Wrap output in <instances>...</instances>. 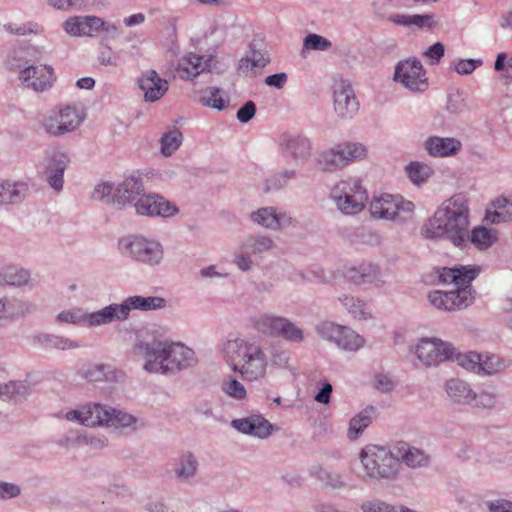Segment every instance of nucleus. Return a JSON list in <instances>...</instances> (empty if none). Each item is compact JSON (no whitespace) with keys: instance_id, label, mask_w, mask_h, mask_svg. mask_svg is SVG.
Here are the masks:
<instances>
[{"instance_id":"2eb2a0df","label":"nucleus","mask_w":512,"mask_h":512,"mask_svg":"<svg viewBox=\"0 0 512 512\" xmlns=\"http://www.w3.org/2000/svg\"><path fill=\"white\" fill-rule=\"evenodd\" d=\"M109 411L110 406L92 402L65 413L60 412L57 414V417L65 418L68 421L87 427H105L108 423Z\"/></svg>"},{"instance_id":"2f4dec72","label":"nucleus","mask_w":512,"mask_h":512,"mask_svg":"<svg viewBox=\"0 0 512 512\" xmlns=\"http://www.w3.org/2000/svg\"><path fill=\"white\" fill-rule=\"evenodd\" d=\"M35 309V305L29 301L6 296L0 297V321H11L23 317L33 313Z\"/></svg>"},{"instance_id":"9b49d317","label":"nucleus","mask_w":512,"mask_h":512,"mask_svg":"<svg viewBox=\"0 0 512 512\" xmlns=\"http://www.w3.org/2000/svg\"><path fill=\"white\" fill-rule=\"evenodd\" d=\"M393 81L412 93H423L429 87L427 72L416 57H408L397 62Z\"/></svg>"},{"instance_id":"473e14b6","label":"nucleus","mask_w":512,"mask_h":512,"mask_svg":"<svg viewBox=\"0 0 512 512\" xmlns=\"http://www.w3.org/2000/svg\"><path fill=\"white\" fill-rule=\"evenodd\" d=\"M445 392L449 400L458 405L470 406L475 397L471 384L459 378H451L445 382Z\"/></svg>"},{"instance_id":"4c0bfd02","label":"nucleus","mask_w":512,"mask_h":512,"mask_svg":"<svg viewBox=\"0 0 512 512\" xmlns=\"http://www.w3.org/2000/svg\"><path fill=\"white\" fill-rule=\"evenodd\" d=\"M0 285H9L14 287L33 286L31 273L28 269L9 265L0 271Z\"/></svg>"},{"instance_id":"f8f14e48","label":"nucleus","mask_w":512,"mask_h":512,"mask_svg":"<svg viewBox=\"0 0 512 512\" xmlns=\"http://www.w3.org/2000/svg\"><path fill=\"white\" fill-rule=\"evenodd\" d=\"M318 335L330 342H333L341 350L356 352L365 345V339L347 326L338 325L334 322H321L316 326Z\"/></svg>"},{"instance_id":"0e129e2a","label":"nucleus","mask_w":512,"mask_h":512,"mask_svg":"<svg viewBox=\"0 0 512 512\" xmlns=\"http://www.w3.org/2000/svg\"><path fill=\"white\" fill-rule=\"evenodd\" d=\"M115 188L113 183L111 182H101L97 184L92 192V198L94 200H110V196L113 192H115Z\"/></svg>"},{"instance_id":"aec40b11","label":"nucleus","mask_w":512,"mask_h":512,"mask_svg":"<svg viewBox=\"0 0 512 512\" xmlns=\"http://www.w3.org/2000/svg\"><path fill=\"white\" fill-rule=\"evenodd\" d=\"M279 149L284 157L301 164L307 163L313 153L312 141L302 134L283 135Z\"/></svg>"},{"instance_id":"7ed1b4c3","label":"nucleus","mask_w":512,"mask_h":512,"mask_svg":"<svg viewBox=\"0 0 512 512\" xmlns=\"http://www.w3.org/2000/svg\"><path fill=\"white\" fill-rule=\"evenodd\" d=\"M479 271V268L474 266L443 267L438 270L439 281L443 284H453L455 289L431 291L427 296L428 301L434 308L442 311H455L468 307L474 300L471 282L477 277Z\"/></svg>"},{"instance_id":"8fccbe9b","label":"nucleus","mask_w":512,"mask_h":512,"mask_svg":"<svg viewBox=\"0 0 512 512\" xmlns=\"http://www.w3.org/2000/svg\"><path fill=\"white\" fill-rule=\"evenodd\" d=\"M451 361H455L460 367L465 369L466 371L473 372L475 374L479 373V364L481 361V354L469 351V352H458L455 349V354Z\"/></svg>"},{"instance_id":"f704fd0d","label":"nucleus","mask_w":512,"mask_h":512,"mask_svg":"<svg viewBox=\"0 0 512 512\" xmlns=\"http://www.w3.org/2000/svg\"><path fill=\"white\" fill-rule=\"evenodd\" d=\"M497 239V232L494 229H489L485 226H476L472 230L467 228L465 242L457 247L465 249L469 244H472L476 249L484 251L489 249Z\"/></svg>"},{"instance_id":"6e6d98bb","label":"nucleus","mask_w":512,"mask_h":512,"mask_svg":"<svg viewBox=\"0 0 512 512\" xmlns=\"http://www.w3.org/2000/svg\"><path fill=\"white\" fill-rule=\"evenodd\" d=\"M202 105L211 107L217 110H223L227 106L226 100L220 96V89L216 87H209L202 92L200 97Z\"/></svg>"},{"instance_id":"f257e3e1","label":"nucleus","mask_w":512,"mask_h":512,"mask_svg":"<svg viewBox=\"0 0 512 512\" xmlns=\"http://www.w3.org/2000/svg\"><path fill=\"white\" fill-rule=\"evenodd\" d=\"M470 225L468 199L459 193L445 200L434 212L422 233L429 239H445L454 246L465 242L467 228Z\"/></svg>"},{"instance_id":"ea45409f","label":"nucleus","mask_w":512,"mask_h":512,"mask_svg":"<svg viewBox=\"0 0 512 512\" xmlns=\"http://www.w3.org/2000/svg\"><path fill=\"white\" fill-rule=\"evenodd\" d=\"M309 474L332 489H342L347 485L340 473L328 470L320 464L313 465Z\"/></svg>"},{"instance_id":"c85d7f7f","label":"nucleus","mask_w":512,"mask_h":512,"mask_svg":"<svg viewBox=\"0 0 512 512\" xmlns=\"http://www.w3.org/2000/svg\"><path fill=\"white\" fill-rule=\"evenodd\" d=\"M342 142L321 150L316 157L319 169L326 173H334L345 169Z\"/></svg>"},{"instance_id":"e433bc0d","label":"nucleus","mask_w":512,"mask_h":512,"mask_svg":"<svg viewBox=\"0 0 512 512\" xmlns=\"http://www.w3.org/2000/svg\"><path fill=\"white\" fill-rule=\"evenodd\" d=\"M108 420L105 427L127 430L134 433L144 427V423L126 411L110 407Z\"/></svg>"},{"instance_id":"774afa93","label":"nucleus","mask_w":512,"mask_h":512,"mask_svg":"<svg viewBox=\"0 0 512 512\" xmlns=\"http://www.w3.org/2000/svg\"><path fill=\"white\" fill-rule=\"evenodd\" d=\"M389 503L380 499L364 501L361 504L362 512H388Z\"/></svg>"},{"instance_id":"c03bdc74","label":"nucleus","mask_w":512,"mask_h":512,"mask_svg":"<svg viewBox=\"0 0 512 512\" xmlns=\"http://www.w3.org/2000/svg\"><path fill=\"white\" fill-rule=\"evenodd\" d=\"M338 299L353 318L367 319L370 316L367 304L363 300L348 294H343Z\"/></svg>"},{"instance_id":"dca6fc26","label":"nucleus","mask_w":512,"mask_h":512,"mask_svg":"<svg viewBox=\"0 0 512 512\" xmlns=\"http://www.w3.org/2000/svg\"><path fill=\"white\" fill-rule=\"evenodd\" d=\"M108 316L107 306L92 312H89L80 307H75L61 311L56 316V321L58 323L73 324L87 328H96L110 325Z\"/></svg>"},{"instance_id":"cd10ccee","label":"nucleus","mask_w":512,"mask_h":512,"mask_svg":"<svg viewBox=\"0 0 512 512\" xmlns=\"http://www.w3.org/2000/svg\"><path fill=\"white\" fill-rule=\"evenodd\" d=\"M103 19L97 16H73L63 23L64 31L74 37L92 36L99 32Z\"/></svg>"},{"instance_id":"37998d69","label":"nucleus","mask_w":512,"mask_h":512,"mask_svg":"<svg viewBox=\"0 0 512 512\" xmlns=\"http://www.w3.org/2000/svg\"><path fill=\"white\" fill-rule=\"evenodd\" d=\"M359 284H373L376 287H383L386 283V275L380 266L372 262L360 263Z\"/></svg>"},{"instance_id":"e2e57ef3","label":"nucleus","mask_w":512,"mask_h":512,"mask_svg":"<svg viewBox=\"0 0 512 512\" xmlns=\"http://www.w3.org/2000/svg\"><path fill=\"white\" fill-rule=\"evenodd\" d=\"M85 0H48V4L58 10H82Z\"/></svg>"},{"instance_id":"412c9836","label":"nucleus","mask_w":512,"mask_h":512,"mask_svg":"<svg viewBox=\"0 0 512 512\" xmlns=\"http://www.w3.org/2000/svg\"><path fill=\"white\" fill-rule=\"evenodd\" d=\"M250 220L265 229L278 231L294 224L295 220L286 212H278L276 207L267 206L250 213Z\"/></svg>"},{"instance_id":"6e6552de","label":"nucleus","mask_w":512,"mask_h":512,"mask_svg":"<svg viewBox=\"0 0 512 512\" xmlns=\"http://www.w3.org/2000/svg\"><path fill=\"white\" fill-rule=\"evenodd\" d=\"M167 306L165 298L160 296L133 295L126 297L119 303L107 305L110 324L125 322L130 318L132 311L150 312L164 309Z\"/></svg>"},{"instance_id":"69168bd1","label":"nucleus","mask_w":512,"mask_h":512,"mask_svg":"<svg viewBox=\"0 0 512 512\" xmlns=\"http://www.w3.org/2000/svg\"><path fill=\"white\" fill-rule=\"evenodd\" d=\"M98 61L103 66L116 67L119 62V56L116 52L112 51L111 47L106 46L100 50Z\"/></svg>"},{"instance_id":"a18cd8bd","label":"nucleus","mask_w":512,"mask_h":512,"mask_svg":"<svg viewBox=\"0 0 512 512\" xmlns=\"http://www.w3.org/2000/svg\"><path fill=\"white\" fill-rule=\"evenodd\" d=\"M343 157L345 168L353 164L354 162L362 161L368 156V148L360 143L354 141L342 142Z\"/></svg>"},{"instance_id":"20e7f679","label":"nucleus","mask_w":512,"mask_h":512,"mask_svg":"<svg viewBox=\"0 0 512 512\" xmlns=\"http://www.w3.org/2000/svg\"><path fill=\"white\" fill-rule=\"evenodd\" d=\"M221 352L231 371L244 379L257 381L265 377L268 357L260 342L242 337L228 339L223 343Z\"/></svg>"},{"instance_id":"de8ad7c7","label":"nucleus","mask_w":512,"mask_h":512,"mask_svg":"<svg viewBox=\"0 0 512 512\" xmlns=\"http://www.w3.org/2000/svg\"><path fill=\"white\" fill-rule=\"evenodd\" d=\"M406 173L411 182L419 186L431 177L433 169L422 162H411L406 167Z\"/></svg>"},{"instance_id":"0eeeda50","label":"nucleus","mask_w":512,"mask_h":512,"mask_svg":"<svg viewBox=\"0 0 512 512\" xmlns=\"http://www.w3.org/2000/svg\"><path fill=\"white\" fill-rule=\"evenodd\" d=\"M118 248L122 255L151 267L159 265L164 258L162 244L141 235H129L119 239Z\"/></svg>"},{"instance_id":"5fc2aeb1","label":"nucleus","mask_w":512,"mask_h":512,"mask_svg":"<svg viewBox=\"0 0 512 512\" xmlns=\"http://www.w3.org/2000/svg\"><path fill=\"white\" fill-rule=\"evenodd\" d=\"M498 405V396L493 391L482 390L480 392L475 391V397H473V403L470 407L483 409V410H494Z\"/></svg>"},{"instance_id":"4468645a","label":"nucleus","mask_w":512,"mask_h":512,"mask_svg":"<svg viewBox=\"0 0 512 512\" xmlns=\"http://www.w3.org/2000/svg\"><path fill=\"white\" fill-rule=\"evenodd\" d=\"M414 353L426 367H436L453 359L455 347L438 338H421L414 347Z\"/></svg>"},{"instance_id":"72a5a7b5","label":"nucleus","mask_w":512,"mask_h":512,"mask_svg":"<svg viewBox=\"0 0 512 512\" xmlns=\"http://www.w3.org/2000/svg\"><path fill=\"white\" fill-rule=\"evenodd\" d=\"M424 147L430 156L442 158L457 154L462 144L455 138L431 136L425 141Z\"/></svg>"},{"instance_id":"ddd939ff","label":"nucleus","mask_w":512,"mask_h":512,"mask_svg":"<svg viewBox=\"0 0 512 512\" xmlns=\"http://www.w3.org/2000/svg\"><path fill=\"white\" fill-rule=\"evenodd\" d=\"M274 248V241L271 237L256 234L248 235L234 252V264L242 271H250L254 267L253 256L270 252Z\"/></svg>"},{"instance_id":"1a4fd4ad","label":"nucleus","mask_w":512,"mask_h":512,"mask_svg":"<svg viewBox=\"0 0 512 512\" xmlns=\"http://www.w3.org/2000/svg\"><path fill=\"white\" fill-rule=\"evenodd\" d=\"M414 204L400 195L381 194L374 196L369 211L373 218L402 223L414 211Z\"/></svg>"},{"instance_id":"423d86ee","label":"nucleus","mask_w":512,"mask_h":512,"mask_svg":"<svg viewBox=\"0 0 512 512\" xmlns=\"http://www.w3.org/2000/svg\"><path fill=\"white\" fill-rule=\"evenodd\" d=\"M329 199L342 214L356 215L365 208L368 193L360 178L347 177L333 185Z\"/></svg>"},{"instance_id":"7c9ffc66","label":"nucleus","mask_w":512,"mask_h":512,"mask_svg":"<svg viewBox=\"0 0 512 512\" xmlns=\"http://www.w3.org/2000/svg\"><path fill=\"white\" fill-rule=\"evenodd\" d=\"M31 393L32 386L27 379L0 383V401L3 402L21 403L26 401Z\"/></svg>"},{"instance_id":"39448f33","label":"nucleus","mask_w":512,"mask_h":512,"mask_svg":"<svg viewBox=\"0 0 512 512\" xmlns=\"http://www.w3.org/2000/svg\"><path fill=\"white\" fill-rule=\"evenodd\" d=\"M359 459L364 470V478L374 481H396L402 466L395 453V446L367 445L361 449Z\"/></svg>"},{"instance_id":"c756f323","label":"nucleus","mask_w":512,"mask_h":512,"mask_svg":"<svg viewBox=\"0 0 512 512\" xmlns=\"http://www.w3.org/2000/svg\"><path fill=\"white\" fill-rule=\"evenodd\" d=\"M29 195V186L24 181L0 182V207L22 203Z\"/></svg>"},{"instance_id":"052dcab7","label":"nucleus","mask_w":512,"mask_h":512,"mask_svg":"<svg viewBox=\"0 0 512 512\" xmlns=\"http://www.w3.org/2000/svg\"><path fill=\"white\" fill-rule=\"evenodd\" d=\"M481 65V59H459L453 63L454 70L461 75H469Z\"/></svg>"},{"instance_id":"4d7b16f0","label":"nucleus","mask_w":512,"mask_h":512,"mask_svg":"<svg viewBox=\"0 0 512 512\" xmlns=\"http://www.w3.org/2000/svg\"><path fill=\"white\" fill-rule=\"evenodd\" d=\"M278 337L293 343H301L304 340V332L288 318L283 319Z\"/></svg>"},{"instance_id":"4be33fe9","label":"nucleus","mask_w":512,"mask_h":512,"mask_svg":"<svg viewBox=\"0 0 512 512\" xmlns=\"http://www.w3.org/2000/svg\"><path fill=\"white\" fill-rule=\"evenodd\" d=\"M334 110L344 119H352L359 110V102L351 85L341 81L334 88Z\"/></svg>"},{"instance_id":"49530a36","label":"nucleus","mask_w":512,"mask_h":512,"mask_svg":"<svg viewBox=\"0 0 512 512\" xmlns=\"http://www.w3.org/2000/svg\"><path fill=\"white\" fill-rule=\"evenodd\" d=\"M495 211L487 212L486 218L492 223L499 224L501 222L512 219V200L504 197L497 198L493 203Z\"/></svg>"},{"instance_id":"f03ea898","label":"nucleus","mask_w":512,"mask_h":512,"mask_svg":"<svg viewBox=\"0 0 512 512\" xmlns=\"http://www.w3.org/2000/svg\"><path fill=\"white\" fill-rule=\"evenodd\" d=\"M143 369L152 374L174 375L197 362L193 349L181 342L153 340L139 345Z\"/></svg>"},{"instance_id":"393cba45","label":"nucleus","mask_w":512,"mask_h":512,"mask_svg":"<svg viewBox=\"0 0 512 512\" xmlns=\"http://www.w3.org/2000/svg\"><path fill=\"white\" fill-rule=\"evenodd\" d=\"M395 446V453L402 466L404 464L410 469H422L430 466L431 455L418 447L412 446L407 442H399Z\"/></svg>"},{"instance_id":"a19ab883","label":"nucleus","mask_w":512,"mask_h":512,"mask_svg":"<svg viewBox=\"0 0 512 512\" xmlns=\"http://www.w3.org/2000/svg\"><path fill=\"white\" fill-rule=\"evenodd\" d=\"M283 319L282 316L261 314L253 320V326L266 336L278 337Z\"/></svg>"},{"instance_id":"680f3d73","label":"nucleus","mask_w":512,"mask_h":512,"mask_svg":"<svg viewBox=\"0 0 512 512\" xmlns=\"http://www.w3.org/2000/svg\"><path fill=\"white\" fill-rule=\"evenodd\" d=\"M446 109L451 113H461L466 109L465 99L458 91L448 95Z\"/></svg>"},{"instance_id":"bb28decb","label":"nucleus","mask_w":512,"mask_h":512,"mask_svg":"<svg viewBox=\"0 0 512 512\" xmlns=\"http://www.w3.org/2000/svg\"><path fill=\"white\" fill-rule=\"evenodd\" d=\"M139 88L144 93L146 102H155L161 99L168 91L169 84L155 70L145 71L138 79Z\"/></svg>"},{"instance_id":"79ce46f5","label":"nucleus","mask_w":512,"mask_h":512,"mask_svg":"<svg viewBox=\"0 0 512 512\" xmlns=\"http://www.w3.org/2000/svg\"><path fill=\"white\" fill-rule=\"evenodd\" d=\"M197 469V457L191 452H185L179 457V461L174 468V474L177 479L186 481L196 475Z\"/></svg>"},{"instance_id":"13d9d810","label":"nucleus","mask_w":512,"mask_h":512,"mask_svg":"<svg viewBox=\"0 0 512 512\" xmlns=\"http://www.w3.org/2000/svg\"><path fill=\"white\" fill-rule=\"evenodd\" d=\"M332 42L316 33H309L303 39V50L308 51H328L332 48Z\"/></svg>"},{"instance_id":"603ef678","label":"nucleus","mask_w":512,"mask_h":512,"mask_svg":"<svg viewBox=\"0 0 512 512\" xmlns=\"http://www.w3.org/2000/svg\"><path fill=\"white\" fill-rule=\"evenodd\" d=\"M221 390L228 397L237 401H243L247 397V391L244 385L231 376L222 381Z\"/></svg>"},{"instance_id":"a211bd4d","label":"nucleus","mask_w":512,"mask_h":512,"mask_svg":"<svg viewBox=\"0 0 512 512\" xmlns=\"http://www.w3.org/2000/svg\"><path fill=\"white\" fill-rule=\"evenodd\" d=\"M54 68L50 65H30L19 73V80L28 89L42 93L50 90L56 82Z\"/></svg>"},{"instance_id":"864d4df0","label":"nucleus","mask_w":512,"mask_h":512,"mask_svg":"<svg viewBox=\"0 0 512 512\" xmlns=\"http://www.w3.org/2000/svg\"><path fill=\"white\" fill-rule=\"evenodd\" d=\"M371 423V416L368 410H364L355 415L349 423L348 437L351 440H355L359 437L362 431L369 426Z\"/></svg>"},{"instance_id":"bf43d9fd","label":"nucleus","mask_w":512,"mask_h":512,"mask_svg":"<svg viewBox=\"0 0 512 512\" xmlns=\"http://www.w3.org/2000/svg\"><path fill=\"white\" fill-rule=\"evenodd\" d=\"M295 177L296 172L294 170H284L274 174L270 178L266 179L264 191L270 192L273 190H280L288 184L289 180L294 179Z\"/></svg>"},{"instance_id":"a878e982","label":"nucleus","mask_w":512,"mask_h":512,"mask_svg":"<svg viewBox=\"0 0 512 512\" xmlns=\"http://www.w3.org/2000/svg\"><path fill=\"white\" fill-rule=\"evenodd\" d=\"M230 424L238 432L259 439L268 438L272 431L271 423L261 415L233 419Z\"/></svg>"},{"instance_id":"3c124183","label":"nucleus","mask_w":512,"mask_h":512,"mask_svg":"<svg viewBox=\"0 0 512 512\" xmlns=\"http://www.w3.org/2000/svg\"><path fill=\"white\" fill-rule=\"evenodd\" d=\"M182 140L183 135L177 128L164 133L160 139L161 153L166 157L171 156L180 147Z\"/></svg>"},{"instance_id":"09e8293b","label":"nucleus","mask_w":512,"mask_h":512,"mask_svg":"<svg viewBox=\"0 0 512 512\" xmlns=\"http://www.w3.org/2000/svg\"><path fill=\"white\" fill-rule=\"evenodd\" d=\"M478 375L492 376L495 375L505 368V364L499 356L491 353L481 354V361L479 364Z\"/></svg>"},{"instance_id":"5701e85b","label":"nucleus","mask_w":512,"mask_h":512,"mask_svg":"<svg viewBox=\"0 0 512 512\" xmlns=\"http://www.w3.org/2000/svg\"><path fill=\"white\" fill-rule=\"evenodd\" d=\"M213 59V55L188 53L180 59L176 71L181 79L193 80L200 74L211 71Z\"/></svg>"},{"instance_id":"6ab92c4d","label":"nucleus","mask_w":512,"mask_h":512,"mask_svg":"<svg viewBox=\"0 0 512 512\" xmlns=\"http://www.w3.org/2000/svg\"><path fill=\"white\" fill-rule=\"evenodd\" d=\"M70 163L69 155L60 149H51L44 158V174L51 188L60 192L64 185V173Z\"/></svg>"},{"instance_id":"9d476101","label":"nucleus","mask_w":512,"mask_h":512,"mask_svg":"<svg viewBox=\"0 0 512 512\" xmlns=\"http://www.w3.org/2000/svg\"><path fill=\"white\" fill-rule=\"evenodd\" d=\"M83 120V115L76 107L66 105L48 111L43 116L41 125L48 135L57 137L73 132Z\"/></svg>"},{"instance_id":"c9c22d12","label":"nucleus","mask_w":512,"mask_h":512,"mask_svg":"<svg viewBox=\"0 0 512 512\" xmlns=\"http://www.w3.org/2000/svg\"><path fill=\"white\" fill-rule=\"evenodd\" d=\"M34 343L44 349H56L61 351L75 350L81 348V342L62 335L39 333L33 338Z\"/></svg>"},{"instance_id":"b1692460","label":"nucleus","mask_w":512,"mask_h":512,"mask_svg":"<svg viewBox=\"0 0 512 512\" xmlns=\"http://www.w3.org/2000/svg\"><path fill=\"white\" fill-rule=\"evenodd\" d=\"M144 193L143 180L139 175L130 174L118 184L112 196L113 203L118 205L132 204L135 207V202Z\"/></svg>"},{"instance_id":"58836bf2","label":"nucleus","mask_w":512,"mask_h":512,"mask_svg":"<svg viewBox=\"0 0 512 512\" xmlns=\"http://www.w3.org/2000/svg\"><path fill=\"white\" fill-rule=\"evenodd\" d=\"M121 377V371L109 364H95L84 372V378L92 383H114L118 382Z\"/></svg>"},{"instance_id":"f3484780","label":"nucleus","mask_w":512,"mask_h":512,"mask_svg":"<svg viewBox=\"0 0 512 512\" xmlns=\"http://www.w3.org/2000/svg\"><path fill=\"white\" fill-rule=\"evenodd\" d=\"M135 212L140 216L170 218L179 213L178 207L157 193H143L135 202Z\"/></svg>"},{"instance_id":"338daca9","label":"nucleus","mask_w":512,"mask_h":512,"mask_svg":"<svg viewBox=\"0 0 512 512\" xmlns=\"http://www.w3.org/2000/svg\"><path fill=\"white\" fill-rule=\"evenodd\" d=\"M21 494V488L17 484L0 481V500L15 498Z\"/></svg>"}]
</instances>
